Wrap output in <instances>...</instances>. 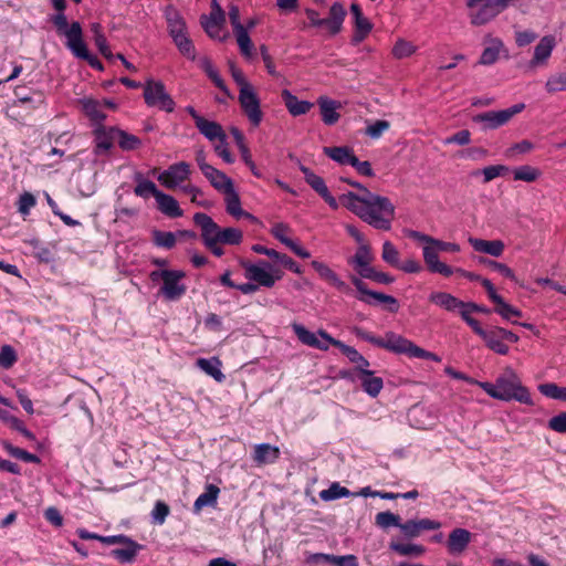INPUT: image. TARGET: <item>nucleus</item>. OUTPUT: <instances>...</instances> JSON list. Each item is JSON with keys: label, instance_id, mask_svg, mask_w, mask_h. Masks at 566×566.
Listing matches in <instances>:
<instances>
[{"label": "nucleus", "instance_id": "33", "mask_svg": "<svg viewBox=\"0 0 566 566\" xmlns=\"http://www.w3.org/2000/svg\"><path fill=\"white\" fill-rule=\"evenodd\" d=\"M114 130H116V128H106L104 126H99L95 129L96 154L106 153L112 147L113 143L116 142V136L113 134Z\"/></svg>", "mask_w": 566, "mask_h": 566}, {"label": "nucleus", "instance_id": "23", "mask_svg": "<svg viewBox=\"0 0 566 566\" xmlns=\"http://www.w3.org/2000/svg\"><path fill=\"white\" fill-rule=\"evenodd\" d=\"M317 104L319 106L322 120L326 125H334L338 122L340 115L337 109L340 107V104L334 99H331L326 96H321L317 99Z\"/></svg>", "mask_w": 566, "mask_h": 566}, {"label": "nucleus", "instance_id": "16", "mask_svg": "<svg viewBox=\"0 0 566 566\" xmlns=\"http://www.w3.org/2000/svg\"><path fill=\"white\" fill-rule=\"evenodd\" d=\"M373 260L374 255L370 247L368 244H360L354 256L350 258L348 262L354 266L360 277L367 279L369 271L374 270L370 265Z\"/></svg>", "mask_w": 566, "mask_h": 566}, {"label": "nucleus", "instance_id": "32", "mask_svg": "<svg viewBox=\"0 0 566 566\" xmlns=\"http://www.w3.org/2000/svg\"><path fill=\"white\" fill-rule=\"evenodd\" d=\"M226 195V209L229 214L232 217L240 219V218H248V219H254L253 216L249 212H245L241 208V201L239 198V195L234 190V187L230 190L224 192Z\"/></svg>", "mask_w": 566, "mask_h": 566}, {"label": "nucleus", "instance_id": "8", "mask_svg": "<svg viewBox=\"0 0 566 566\" xmlns=\"http://www.w3.org/2000/svg\"><path fill=\"white\" fill-rule=\"evenodd\" d=\"M144 98L148 106L158 107L168 113L175 108V102L161 82L148 81L145 85Z\"/></svg>", "mask_w": 566, "mask_h": 566}, {"label": "nucleus", "instance_id": "61", "mask_svg": "<svg viewBox=\"0 0 566 566\" xmlns=\"http://www.w3.org/2000/svg\"><path fill=\"white\" fill-rule=\"evenodd\" d=\"M17 361V354L12 346L3 345L0 349V367L11 368Z\"/></svg>", "mask_w": 566, "mask_h": 566}, {"label": "nucleus", "instance_id": "30", "mask_svg": "<svg viewBox=\"0 0 566 566\" xmlns=\"http://www.w3.org/2000/svg\"><path fill=\"white\" fill-rule=\"evenodd\" d=\"M282 98L284 101L286 108L293 116L306 114L313 107V104L311 102L300 101L287 90H284L282 92Z\"/></svg>", "mask_w": 566, "mask_h": 566}, {"label": "nucleus", "instance_id": "29", "mask_svg": "<svg viewBox=\"0 0 566 566\" xmlns=\"http://www.w3.org/2000/svg\"><path fill=\"white\" fill-rule=\"evenodd\" d=\"M156 201L160 212L170 218H179L184 214L178 201L170 195L160 191L157 193Z\"/></svg>", "mask_w": 566, "mask_h": 566}, {"label": "nucleus", "instance_id": "28", "mask_svg": "<svg viewBox=\"0 0 566 566\" xmlns=\"http://www.w3.org/2000/svg\"><path fill=\"white\" fill-rule=\"evenodd\" d=\"M429 301L449 312L457 311L458 307L464 306V302L447 292H432L429 295Z\"/></svg>", "mask_w": 566, "mask_h": 566}, {"label": "nucleus", "instance_id": "22", "mask_svg": "<svg viewBox=\"0 0 566 566\" xmlns=\"http://www.w3.org/2000/svg\"><path fill=\"white\" fill-rule=\"evenodd\" d=\"M280 449L269 443H260L254 446L253 461L258 465L274 463L280 458Z\"/></svg>", "mask_w": 566, "mask_h": 566}, {"label": "nucleus", "instance_id": "3", "mask_svg": "<svg viewBox=\"0 0 566 566\" xmlns=\"http://www.w3.org/2000/svg\"><path fill=\"white\" fill-rule=\"evenodd\" d=\"M186 276L180 270H157L150 273L153 281L161 280L163 285L160 293L167 301H177L182 297L187 291V286L182 283Z\"/></svg>", "mask_w": 566, "mask_h": 566}, {"label": "nucleus", "instance_id": "55", "mask_svg": "<svg viewBox=\"0 0 566 566\" xmlns=\"http://www.w3.org/2000/svg\"><path fill=\"white\" fill-rule=\"evenodd\" d=\"M509 171H510V168L504 165L488 166L481 170V172L484 177L485 184L492 181L493 179H495L497 177L506 175ZM478 174H480V170L475 171L473 175H478Z\"/></svg>", "mask_w": 566, "mask_h": 566}, {"label": "nucleus", "instance_id": "58", "mask_svg": "<svg viewBox=\"0 0 566 566\" xmlns=\"http://www.w3.org/2000/svg\"><path fill=\"white\" fill-rule=\"evenodd\" d=\"M479 262L481 264H484V265L491 268L492 270L499 272L503 276H505L512 281H516V276H515L514 272L506 264L500 263V262H496V261H493L490 259H485V258H480Z\"/></svg>", "mask_w": 566, "mask_h": 566}, {"label": "nucleus", "instance_id": "37", "mask_svg": "<svg viewBox=\"0 0 566 566\" xmlns=\"http://www.w3.org/2000/svg\"><path fill=\"white\" fill-rule=\"evenodd\" d=\"M80 104L82 105V109L87 117L96 123H101L106 118V115L103 113L102 103L92 98H82L80 99Z\"/></svg>", "mask_w": 566, "mask_h": 566}, {"label": "nucleus", "instance_id": "13", "mask_svg": "<svg viewBox=\"0 0 566 566\" xmlns=\"http://www.w3.org/2000/svg\"><path fill=\"white\" fill-rule=\"evenodd\" d=\"M63 35L66 38V48L74 56H86L87 46L83 40V31L80 22H72L69 30L65 31Z\"/></svg>", "mask_w": 566, "mask_h": 566}, {"label": "nucleus", "instance_id": "6", "mask_svg": "<svg viewBox=\"0 0 566 566\" xmlns=\"http://www.w3.org/2000/svg\"><path fill=\"white\" fill-rule=\"evenodd\" d=\"M525 108V104L518 103L506 109L489 111L476 114L472 117L475 124H479L482 130L496 129L507 124L516 114Z\"/></svg>", "mask_w": 566, "mask_h": 566}, {"label": "nucleus", "instance_id": "39", "mask_svg": "<svg viewBox=\"0 0 566 566\" xmlns=\"http://www.w3.org/2000/svg\"><path fill=\"white\" fill-rule=\"evenodd\" d=\"M197 366L203 370L207 375L214 378L217 381H222L224 379V375L222 374L220 366L221 361L217 357H212L210 359L199 358L197 360Z\"/></svg>", "mask_w": 566, "mask_h": 566}, {"label": "nucleus", "instance_id": "19", "mask_svg": "<svg viewBox=\"0 0 566 566\" xmlns=\"http://www.w3.org/2000/svg\"><path fill=\"white\" fill-rule=\"evenodd\" d=\"M483 42L485 48L482 51L479 64L492 65L499 60L501 52L504 51V43L500 38H494L491 34H486Z\"/></svg>", "mask_w": 566, "mask_h": 566}, {"label": "nucleus", "instance_id": "62", "mask_svg": "<svg viewBox=\"0 0 566 566\" xmlns=\"http://www.w3.org/2000/svg\"><path fill=\"white\" fill-rule=\"evenodd\" d=\"M134 192L143 198H147L148 196H154L155 199L157 198V193H160V191L157 189L156 185L150 180H142L138 182V185L135 187Z\"/></svg>", "mask_w": 566, "mask_h": 566}, {"label": "nucleus", "instance_id": "63", "mask_svg": "<svg viewBox=\"0 0 566 566\" xmlns=\"http://www.w3.org/2000/svg\"><path fill=\"white\" fill-rule=\"evenodd\" d=\"M169 512V506L165 502L157 501L151 511L153 522L158 525L164 524Z\"/></svg>", "mask_w": 566, "mask_h": 566}, {"label": "nucleus", "instance_id": "24", "mask_svg": "<svg viewBox=\"0 0 566 566\" xmlns=\"http://www.w3.org/2000/svg\"><path fill=\"white\" fill-rule=\"evenodd\" d=\"M469 243L476 252H482L485 254H490L492 256L499 258L504 252V243L501 240H483L478 238H469Z\"/></svg>", "mask_w": 566, "mask_h": 566}, {"label": "nucleus", "instance_id": "27", "mask_svg": "<svg viewBox=\"0 0 566 566\" xmlns=\"http://www.w3.org/2000/svg\"><path fill=\"white\" fill-rule=\"evenodd\" d=\"M202 174L209 180L211 186L220 192L224 193L233 188L232 180L224 172L212 166Z\"/></svg>", "mask_w": 566, "mask_h": 566}, {"label": "nucleus", "instance_id": "4", "mask_svg": "<svg viewBox=\"0 0 566 566\" xmlns=\"http://www.w3.org/2000/svg\"><path fill=\"white\" fill-rule=\"evenodd\" d=\"M465 2L470 23L475 27L490 23L504 11L503 3L499 0H465Z\"/></svg>", "mask_w": 566, "mask_h": 566}, {"label": "nucleus", "instance_id": "36", "mask_svg": "<svg viewBox=\"0 0 566 566\" xmlns=\"http://www.w3.org/2000/svg\"><path fill=\"white\" fill-rule=\"evenodd\" d=\"M318 335L321 337H324L326 338L327 340L331 342V344L337 348L340 349V352L354 364L358 363L360 360V358L363 357V355H360L358 353L357 349H355L354 347L352 346H348L346 344H344L343 342L338 340V339H335L334 337H332L324 329H318Z\"/></svg>", "mask_w": 566, "mask_h": 566}, {"label": "nucleus", "instance_id": "17", "mask_svg": "<svg viewBox=\"0 0 566 566\" xmlns=\"http://www.w3.org/2000/svg\"><path fill=\"white\" fill-rule=\"evenodd\" d=\"M380 347L397 354H406L411 357L415 344L394 332H388L381 337Z\"/></svg>", "mask_w": 566, "mask_h": 566}, {"label": "nucleus", "instance_id": "44", "mask_svg": "<svg viewBox=\"0 0 566 566\" xmlns=\"http://www.w3.org/2000/svg\"><path fill=\"white\" fill-rule=\"evenodd\" d=\"M513 175H514L515 180H521V181H525V182H534L541 177L542 172L536 167H533L530 165H524V166L516 167L513 170Z\"/></svg>", "mask_w": 566, "mask_h": 566}, {"label": "nucleus", "instance_id": "1", "mask_svg": "<svg viewBox=\"0 0 566 566\" xmlns=\"http://www.w3.org/2000/svg\"><path fill=\"white\" fill-rule=\"evenodd\" d=\"M339 202L375 229L390 230L395 219V206L387 197L370 191L365 195L349 191L339 197Z\"/></svg>", "mask_w": 566, "mask_h": 566}, {"label": "nucleus", "instance_id": "26", "mask_svg": "<svg viewBox=\"0 0 566 566\" xmlns=\"http://www.w3.org/2000/svg\"><path fill=\"white\" fill-rule=\"evenodd\" d=\"M252 249L256 253L264 254V255L280 262L282 265H284L285 268H287L289 270H291L292 272H294L296 274L302 273L300 265L293 259L287 256L286 254L280 253L273 249H268V248H265L263 245H259V244L253 245Z\"/></svg>", "mask_w": 566, "mask_h": 566}, {"label": "nucleus", "instance_id": "60", "mask_svg": "<svg viewBox=\"0 0 566 566\" xmlns=\"http://www.w3.org/2000/svg\"><path fill=\"white\" fill-rule=\"evenodd\" d=\"M495 312L507 321H511L512 317L522 316V312L506 303L503 297L496 303Z\"/></svg>", "mask_w": 566, "mask_h": 566}, {"label": "nucleus", "instance_id": "59", "mask_svg": "<svg viewBox=\"0 0 566 566\" xmlns=\"http://www.w3.org/2000/svg\"><path fill=\"white\" fill-rule=\"evenodd\" d=\"M381 258L386 263L392 266L397 268L399 264V252L390 241L382 243Z\"/></svg>", "mask_w": 566, "mask_h": 566}, {"label": "nucleus", "instance_id": "64", "mask_svg": "<svg viewBox=\"0 0 566 566\" xmlns=\"http://www.w3.org/2000/svg\"><path fill=\"white\" fill-rule=\"evenodd\" d=\"M390 127V123L388 120L379 119L375 123L370 124L366 128V135H368L373 139L379 138L386 130Z\"/></svg>", "mask_w": 566, "mask_h": 566}, {"label": "nucleus", "instance_id": "48", "mask_svg": "<svg viewBox=\"0 0 566 566\" xmlns=\"http://www.w3.org/2000/svg\"><path fill=\"white\" fill-rule=\"evenodd\" d=\"M301 171L304 175L306 182L319 195L322 196L328 188L325 185V181L319 176L315 175L307 167L302 166Z\"/></svg>", "mask_w": 566, "mask_h": 566}, {"label": "nucleus", "instance_id": "38", "mask_svg": "<svg viewBox=\"0 0 566 566\" xmlns=\"http://www.w3.org/2000/svg\"><path fill=\"white\" fill-rule=\"evenodd\" d=\"M201 69L206 72L208 77L214 83V85L222 91L228 97H232L229 92L224 81L220 77L218 71L212 65L211 61L208 57H202L199 61Z\"/></svg>", "mask_w": 566, "mask_h": 566}, {"label": "nucleus", "instance_id": "57", "mask_svg": "<svg viewBox=\"0 0 566 566\" xmlns=\"http://www.w3.org/2000/svg\"><path fill=\"white\" fill-rule=\"evenodd\" d=\"M376 524L381 528H388L390 526L399 527L402 525L399 515L391 512H380L376 515Z\"/></svg>", "mask_w": 566, "mask_h": 566}, {"label": "nucleus", "instance_id": "7", "mask_svg": "<svg viewBox=\"0 0 566 566\" xmlns=\"http://www.w3.org/2000/svg\"><path fill=\"white\" fill-rule=\"evenodd\" d=\"M306 15L311 25L324 28L331 35H335L342 30L346 11L340 3L335 2L329 9V17L326 19L319 18L318 13L312 9L306 10Z\"/></svg>", "mask_w": 566, "mask_h": 566}, {"label": "nucleus", "instance_id": "56", "mask_svg": "<svg viewBox=\"0 0 566 566\" xmlns=\"http://www.w3.org/2000/svg\"><path fill=\"white\" fill-rule=\"evenodd\" d=\"M243 234L240 229L224 228L221 230L219 243L221 244H239L242 241Z\"/></svg>", "mask_w": 566, "mask_h": 566}, {"label": "nucleus", "instance_id": "11", "mask_svg": "<svg viewBox=\"0 0 566 566\" xmlns=\"http://www.w3.org/2000/svg\"><path fill=\"white\" fill-rule=\"evenodd\" d=\"M555 46L556 40L554 36H543L534 49L533 57L528 62V67L531 70H536L538 67L547 66L548 60Z\"/></svg>", "mask_w": 566, "mask_h": 566}, {"label": "nucleus", "instance_id": "10", "mask_svg": "<svg viewBox=\"0 0 566 566\" xmlns=\"http://www.w3.org/2000/svg\"><path fill=\"white\" fill-rule=\"evenodd\" d=\"M239 103L249 120L254 126H259L262 120V112L260 108V101L254 92L253 86H249L239 91Z\"/></svg>", "mask_w": 566, "mask_h": 566}, {"label": "nucleus", "instance_id": "15", "mask_svg": "<svg viewBox=\"0 0 566 566\" xmlns=\"http://www.w3.org/2000/svg\"><path fill=\"white\" fill-rule=\"evenodd\" d=\"M311 265L323 280L334 286L337 291L345 294H350L353 292L350 286L344 282L326 263L314 260L311 262Z\"/></svg>", "mask_w": 566, "mask_h": 566}, {"label": "nucleus", "instance_id": "2", "mask_svg": "<svg viewBox=\"0 0 566 566\" xmlns=\"http://www.w3.org/2000/svg\"><path fill=\"white\" fill-rule=\"evenodd\" d=\"M496 385L499 400H516L521 403L533 405L528 389L522 385L513 369L507 368L504 374L496 379Z\"/></svg>", "mask_w": 566, "mask_h": 566}, {"label": "nucleus", "instance_id": "14", "mask_svg": "<svg viewBox=\"0 0 566 566\" xmlns=\"http://www.w3.org/2000/svg\"><path fill=\"white\" fill-rule=\"evenodd\" d=\"M439 252L434 244L423 245L422 255L428 270L444 276L452 275L454 270L439 260Z\"/></svg>", "mask_w": 566, "mask_h": 566}, {"label": "nucleus", "instance_id": "40", "mask_svg": "<svg viewBox=\"0 0 566 566\" xmlns=\"http://www.w3.org/2000/svg\"><path fill=\"white\" fill-rule=\"evenodd\" d=\"M486 346L493 352L500 355H506L509 353V347L503 343V339L497 333H495V327L491 329H486V332L481 337Z\"/></svg>", "mask_w": 566, "mask_h": 566}, {"label": "nucleus", "instance_id": "52", "mask_svg": "<svg viewBox=\"0 0 566 566\" xmlns=\"http://www.w3.org/2000/svg\"><path fill=\"white\" fill-rule=\"evenodd\" d=\"M14 95L17 96L18 101L17 104L24 105V104H31L33 108H38L45 103V97L41 92H35L33 96H25L20 93V88L17 87L14 90Z\"/></svg>", "mask_w": 566, "mask_h": 566}, {"label": "nucleus", "instance_id": "50", "mask_svg": "<svg viewBox=\"0 0 566 566\" xmlns=\"http://www.w3.org/2000/svg\"><path fill=\"white\" fill-rule=\"evenodd\" d=\"M237 38L238 45L240 48V51L245 56H251L253 44L250 39V35L245 28H240L238 30L233 31Z\"/></svg>", "mask_w": 566, "mask_h": 566}, {"label": "nucleus", "instance_id": "20", "mask_svg": "<svg viewBox=\"0 0 566 566\" xmlns=\"http://www.w3.org/2000/svg\"><path fill=\"white\" fill-rule=\"evenodd\" d=\"M441 527V523L429 520V518H422V520H409L400 526V531L403 533V535L408 538H415L418 537L423 531H432L438 530Z\"/></svg>", "mask_w": 566, "mask_h": 566}, {"label": "nucleus", "instance_id": "46", "mask_svg": "<svg viewBox=\"0 0 566 566\" xmlns=\"http://www.w3.org/2000/svg\"><path fill=\"white\" fill-rule=\"evenodd\" d=\"M116 136V142L124 150H133L140 146L142 142L135 135L128 134L124 130L117 129L113 132Z\"/></svg>", "mask_w": 566, "mask_h": 566}, {"label": "nucleus", "instance_id": "54", "mask_svg": "<svg viewBox=\"0 0 566 566\" xmlns=\"http://www.w3.org/2000/svg\"><path fill=\"white\" fill-rule=\"evenodd\" d=\"M416 50V45L411 42L400 39L395 43L391 52L396 59H405L412 55Z\"/></svg>", "mask_w": 566, "mask_h": 566}, {"label": "nucleus", "instance_id": "34", "mask_svg": "<svg viewBox=\"0 0 566 566\" xmlns=\"http://www.w3.org/2000/svg\"><path fill=\"white\" fill-rule=\"evenodd\" d=\"M220 489L213 484L206 486V490L200 494L193 503V512L199 513L203 507L214 506L218 500Z\"/></svg>", "mask_w": 566, "mask_h": 566}, {"label": "nucleus", "instance_id": "35", "mask_svg": "<svg viewBox=\"0 0 566 566\" xmlns=\"http://www.w3.org/2000/svg\"><path fill=\"white\" fill-rule=\"evenodd\" d=\"M196 127L199 129V132L209 140H216V139H222V137H226V134L221 127L216 122L208 120L206 118H202L199 120V123L196 125Z\"/></svg>", "mask_w": 566, "mask_h": 566}, {"label": "nucleus", "instance_id": "5", "mask_svg": "<svg viewBox=\"0 0 566 566\" xmlns=\"http://www.w3.org/2000/svg\"><path fill=\"white\" fill-rule=\"evenodd\" d=\"M241 266L244 269V276L264 287H272L277 280L282 277V272L274 269L269 262L260 261L251 263L241 260Z\"/></svg>", "mask_w": 566, "mask_h": 566}, {"label": "nucleus", "instance_id": "12", "mask_svg": "<svg viewBox=\"0 0 566 566\" xmlns=\"http://www.w3.org/2000/svg\"><path fill=\"white\" fill-rule=\"evenodd\" d=\"M195 223L201 229V238L206 245L219 243V237L222 228H220L211 217L206 213L197 212L193 216Z\"/></svg>", "mask_w": 566, "mask_h": 566}, {"label": "nucleus", "instance_id": "51", "mask_svg": "<svg viewBox=\"0 0 566 566\" xmlns=\"http://www.w3.org/2000/svg\"><path fill=\"white\" fill-rule=\"evenodd\" d=\"M350 494L349 490L340 486L338 483H333L328 489L323 490L319 493V497L323 501H333L336 499L345 497Z\"/></svg>", "mask_w": 566, "mask_h": 566}, {"label": "nucleus", "instance_id": "21", "mask_svg": "<svg viewBox=\"0 0 566 566\" xmlns=\"http://www.w3.org/2000/svg\"><path fill=\"white\" fill-rule=\"evenodd\" d=\"M224 22V12L220 6H217V10H212L208 18L205 17L202 27L210 38L222 40L220 35L222 23Z\"/></svg>", "mask_w": 566, "mask_h": 566}, {"label": "nucleus", "instance_id": "53", "mask_svg": "<svg viewBox=\"0 0 566 566\" xmlns=\"http://www.w3.org/2000/svg\"><path fill=\"white\" fill-rule=\"evenodd\" d=\"M153 239H154V243L157 247L165 248V249L174 248L176 244V241H177L175 233L159 231V230H155L153 232Z\"/></svg>", "mask_w": 566, "mask_h": 566}, {"label": "nucleus", "instance_id": "43", "mask_svg": "<svg viewBox=\"0 0 566 566\" xmlns=\"http://www.w3.org/2000/svg\"><path fill=\"white\" fill-rule=\"evenodd\" d=\"M359 380L364 391L371 397H377L384 387L382 379L374 376V371L368 376L360 377Z\"/></svg>", "mask_w": 566, "mask_h": 566}, {"label": "nucleus", "instance_id": "25", "mask_svg": "<svg viewBox=\"0 0 566 566\" xmlns=\"http://www.w3.org/2000/svg\"><path fill=\"white\" fill-rule=\"evenodd\" d=\"M471 542V533L464 528H455L449 534L448 549L451 554H461Z\"/></svg>", "mask_w": 566, "mask_h": 566}, {"label": "nucleus", "instance_id": "41", "mask_svg": "<svg viewBox=\"0 0 566 566\" xmlns=\"http://www.w3.org/2000/svg\"><path fill=\"white\" fill-rule=\"evenodd\" d=\"M166 20L171 38L186 32V23L177 10L171 8L167 9Z\"/></svg>", "mask_w": 566, "mask_h": 566}, {"label": "nucleus", "instance_id": "31", "mask_svg": "<svg viewBox=\"0 0 566 566\" xmlns=\"http://www.w3.org/2000/svg\"><path fill=\"white\" fill-rule=\"evenodd\" d=\"M123 548H115L111 552V555L123 564L132 563L137 556L138 552L143 548L142 545L133 541L125 542Z\"/></svg>", "mask_w": 566, "mask_h": 566}, {"label": "nucleus", "instance_id": "45", "mask_svg": "<svg viewBox=\"0 0 566 566\" xmlns=\"http://www.w3.org/2000/svg\"><path fill=\"white\" fill-rule=\"evenodd\" d=\"M172 40L181 54L190 60L196 59V50L187 32L172 36Z\"/></svg>", "mask_w": 566, "mask_h": 566}, {"label": "nucleus", "instance_id": "42", "mask_svg": "<svg viewBox=\"0 0 566 566\" xmlns=\"http://www.w3.org/2000/svg\"><path fill=\"white\" fill-rule=\"evenodd\" d=\"M324 153L333 160L340 165L353 164L352 158H355L353 150L348 147H325Z\"/></svg>", "mask_w": 566, "mask_h": 566}, {"label": "nucleus", "instance_id": "9", "mask_svg": "<svg viewBox=\"0 0 566 566\" xmlns=\"http://www.w3.org/2000/svg\"><path fill=\"white\" fill-rule=\"evenodd\" d=\"M190 175V165L187 164L186 161H179L177 164L170 165L166 170H164L158 176V180L166 188L175 189L181 182L188 180Z\"/></svg>", "mask_w": 566, "mask_h": 566}, {"label": "nucleus", "instance_id": "47", "mask_svg": "<svg viewBox=\"0 0 566 566\" xmlns=\"http://www.w3.org/2000/svg\"><path fill=\"white\" fill-rule=\"evenodd\" d=\"M389 547L401 556H421L424 553L423 546L410 543L390 542Z\"/></svg>", "mask_w": 566, "mask_h": 566}, {"label": "nucleus", "instance_id": "49", "mask_svg": "<svg viewBox=\"0 0 566 566\" xmlns=\"http://www.w3.org/2000/svg\"><path fill=\"white\" fill-rule=\"evenodd\" d=\"M545 90L549 94L566 91V72L552 74L545 83Z\"/></svg>", "mask_w": 566, "mask_h": 566}, {"label": "nucleus", "instance_id": "18", "mask_svg": "<svg viewBox=\"0 0 566 566\" xmlns=\"http://www.w3.org/2000/svg\"><path fill=\"white\" fill-rule=\"evenodd\" d=\"M292 329L297 336L298 340L310 347L321 350H327L329 345H332L329 340H327L324 337H321L318 335V332L315 334L298 323H293Z\"/></svg>", "mask_w": 566, "mask_h": 566}]
</instances>
